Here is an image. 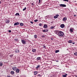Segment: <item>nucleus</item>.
Masks as SVG:
<instances>
[{
  "label": "nucleus",
  "mask_w": 77,
  "mask_h": 77,
  "mask_svg": "<svg viewBox=\"0 0 77 77\" xmlns=\"http://www.w3.org/2000/svg\"><path fill=\"white\" fill-rule=\"evenodd\" d=\"M64 35V33H63V32L60 31V32H59V34H58V35H59V36H63Z\"/></svg>",
  "instance_id": "obj_1"
},
{
  "label": "nucleus",
  "mask_w": 77,
  "mask_h": 77,
  "mask_svg": "<svg viewBox=\"0 0 77 77\" xmlns=\"http://www.w3.org/2000/svg\"><path fill=\"white\" fill-rule=\"evenodd\" d=\"M21 41L23 44H26V41L24 40L23 39H22L21 40Z\"/></svg>",
  "instance_id": "obj_2"
},
{
  "label": "nucleus",
  "mask_w": 77,
  "mask_h": 77,
  "mask_svg": "<svg viewBox=\"0 0 77 77\" xmlns=\"http://www.w3.org/2000/svg\"><path fill=\"white\" fill-rule=\"evenodd\" d=\"M60 31H59L58 30H57L55 31V33L56 34V35H59V32H60Z\"/></svg>",
  "instance_id": "obj_3"
},
{
  "label": "nucleus",
  "mask_w": 77,
  "mask_h": 77,
  "mask_svg": "<svg viewBox=\"0 0 77 77\" xmlns=\"http://www.w3.org/2000/svg\"><path fill=\"white\" fill-rule=\"evenodd\" d=\"M17 69V67L15 66H13L12 68V69L13 71H15Z\"/></svg>",
  "instance_id": "obj_4"
},
{
  "label": "nucleus",
  "mask_w": 77,
  "mask_h": 77,
  "mask_svg": "<svg viewBox=\"0 0 77 77\" xmlns=\"http://www.w3.org/2000/svg\"><path fill=\"white\" fill-rule=\"evenodd\" d=\"M60 7H66V5L64 4H61L60 5Z\"/></svg>",
  "instance_id": "obj_5"
},
{
  "label": "nucleus",
  "mask_w": 77,
  "mask_h": 77,
  "mask_svg": "<svg viewBox=\"0 0 77 77\" xmlns=\"http://www.w3.org/2000/svg\"><path fill=\"white\" fill-rule=\"evenodd\" d=\"M67 20V18L66 17H64L63 19V20L64 21V22H65L66 21V20Z\"/></svg>",
  "instance_id": "obj_6"
},
{
  "label": "nucleus",
  "mask_w": 77,
  "mask_h": 77,
  "mask_svg": "<svg viewBox=\"0 0 77 77\" xmlns=\"http://www.w3.org/2000/svg\"><path fill=\"white\" fill-rule=\"evenodd\" d=\"M6 23H7V24H8V23H9V22H10V20H5Z\"/></svg>",
  "instance_id": "obj_7"
},
{
  "label": "nucleus",
  "mask_w": 77,
  "mask_h": 77,
  "mask_svg": "<svg viewBox=\"0 0 77 77\" xmlns=\"http://www.w3.org/2000/svg\"><path fill=\"white\" fill-rule=\"evenodd\" d=\"M61 28H64L65 27V25L64 24H61L60 26Z\"/></svg>",
  "instance_id": "obj_8"
},
{
  "label": "nucleus",
  "mask_w": 77,
  "mask_h": 77,
  "mask_svg": "<svg viewBox=\"0 0 77 77\" xmlns=\"http://www.w3.org/2000/svg\"><path fill=\"white\" fill-rule=\"evenodd\" d=\"M14 52L15 53H19V50H18V49H16L15 50Z\"/></svg>",
  "instance_id": "obj_9"
},
{
  "label": "nucleus",
  "mask_w": 77,
  "mask_h": 77,
  "mask_svg": "<svg viewBox=\"0 0 77 77\" xmlns=\"http://www.w3.org/2000/svg\"><path fill=\"white\" fill-rule=\"evenodd\" d=\"M48 27V26H47V25L46 24H44V26H43V28H45V29H47Z\"/></svg>",
  "instance_id": "obj_10"
},
{
  "label": "nucleus",
  "mask_w": 77,
  "mask_h": 77,
  "mask_svg": "<svg viewBox=\"0 0 77 77\" xmlns=\"http://www.w3.org/2000/svg\"><path fill=\"white\" fill-rule=\"evenodd\" d=\"M59 14H56L55 16H54V18H57L58 17H59Z\"/></svg>",
  "instance_id": "obj_11"
},
{
  "label": "nucleus",
  "mask_w": 77,
  "mask_h": 77,
  "mask_svg": "<svg viewBox=\"0 0 77 77\" xmlns=\"http://www.w3.org/2000/svg\"><path fill=\"white\" fill-rule=\"evenodd\" d=\"M16 72L17 73H19L20 72V69H16Z\"/></svg>",
  "instance_id": "obj_12"
},
{
  "label": "nucleus",
  "mask_w": 77,
  "mask_h": 77,
  "mask_svg": "<svg viewBox=\"0 0 77 77\" xmlns=\"http://www.w3.org/2000/svg\"><path fill=\"white\" fill-rule=\"evenodd\" d=\"M20 23L19 22H17L14 24V26H17V25H19Z\"/></svg>",
  "instance_id": "obj_13"
},
{
  "label": "nucleus",
  "mask_w": 77,
  "mask_h": 77,
  "mask_svg": "<svg viewBox=\"0 0 77 77\" xmlns=\"http://www.w3.org/2000/svg\"><path fill=\"white\" fill-rule=\"evenodd\" d=\"M36 51V49H33L32 50V51L33 53H35Z\"/></svg>",
  "instance_id": "obj_14"
},
{
  "label": "nucleus",
  "mask_w": 77,
  "mask_h": 77,
  "mask_svg": "<svg viewBox=\"0 0 77 77\" xmlns=\"http://www.w3.org/2000/svg\"><path fill=\"white\" fill-rule=\"evenodd\" d=\"M41 57H38L37 58L36 60L37 61L39 60H41Z\"/></svg>",
  "instance_id": "obj_15"
},
{
  "label": "nucleus",
  "mask_w": 77,
  "mask_h": 77,
  "mask_svg": "<svg viewBox=\"0 0 77 77\" xmlns=\"http://www.w3.org/2000/svg\"><path fill=\"white\" fill-rule=\"evenodd\" d=\"M69 31L71 33H72L73 32V29H72V28L70 29L69 30Z\"/></svg>",
  "instance_id": "obj_16"
},
{
  "label": "nucleus",
  "mask_w": 77,
  "mask_h": 77,
  "mask_svg": "<svg viewBox=\"0 0 77 77\" xmlns=\"http://www.w3.org/2000/svg\"><path fill=\"white\" fill-rule=\"evenodd\" d=\"M68 75L67 74H66L65 75H63L62 76L63 77H66V75Z\"/></svg>",
  "instance_id": "obj_17"
},
{
  "label": "nucleus",
  "mask_w": 77,
  "mask_h": 77,
  "mask_svg": "<svg viewBox=\"0 0 77 77\" xmlns=\"http://www.w3.org/2000/svg\"><path fill=\"white\" fill-rule=\"evenodd\" d=\"M19 15H20V14H19L18 13H17L15 14V16H19Z\"/></svg>",
  "instance_id": "obj_18"
},
{
  "label": "nucleus",
  "mask_w": 77,
  "mask_h": 77,
  "mask_svg": "<svg viewBox=\"0 0 77 77\" xmlns=\"http://www.w3.org/2000/svg\"><path fill=\"white\" fill-rule=\"evenodd\" d=\"M11 74H14V71H11Z\"/></svg>",
  "instance_id": "obj_19"
},
{
  "label": "nucleus",
  "mask_w": 77,
  "mask_h": 77,
  "mask_svg": "<svg viewBox=\"0 0 77 77\" xmlns=\"http://www.w3.org/2000/svg\"><path fill=\"white\" fill-rule=\"evenodd\" d=\"M74 54L75 56H77V52H75V53Z\"/></svg>",
  "instance_id": "obj_20"
},
{
  "label": "nucleus",
  "mask_w": 77,
  "mask_h": 77,
  "mask_svg": "<svg viewBox=\"0 0 77 77\" xmlns=\"http://www.w3.org/2000/svg\"><path fill=\"white\" fill-rule=\"evenodd\" d=\"M38 72H36V71L34 72V75H36V74H38Z\"/></svg>",
  "instance_id": "obj_21"
},
{
  "label": "nucleus",
  "mask_w": 77,
  "mask_h": 77,
  "mask_svg": "<svg viewBox=\"0 0 77 77\" xmlns=\"http://www.w3.org/2000/svg\"><path fill=\"white\" fill-rule=\"evenodd\" d=\"M69 43H72V40H69L68 41Z\"/></svg>",
  "instance_id": "obj_22"
},
{
  "label": "nucleus",
  "mask_w": 77,
  "mask_h": 77,
  "mask_svg": "<svg viewBox=\"0 0 77 77\" xmlns=\"http://www.w3.org/2000/svg\"><path fill=\"white\" fill-rule=\"evenodd\" d=\"M55 53H57L59 52V50H56L55 51Z\"/></svg>",
  "instance_id": "obj_23"
},
{
  "label": "nucleus",
  "mask_w": 77,
  "mask_h": 77,
  "mask_svg": "<svg viewBox=\"0 0 77 77\" xmlns=\"http://www.w3.org/2000/svg\"><path fill=\"white\" fill-rule=\"evenodd\" d=\"M3 66V63L2 62H0V66Z\"/></svg>",
  "instance_id": "obj_24"
},
{
  "label": "nucleus",
  "mask_w": 77,
  "mask_h": 77,
  "mask_svg": "<svg viewBox=\"0 0 77 77\" xmlns=\"http://www.w3.org/2000/svg\"><path fill=\"white\" fill-rule=\"evenodd\" d=\"M23 25L24 24L23 23H20V26H23Z\"/></svg>",
  "instance_id": "obj_25"
},
{
  "label": "nucleus",
  "mask_w": 77,
  "mask_h": 77,
  "mask_svg": "<svg viewBox=\"0 0 77 77\" xmlns=\"http://www.w3.org/2000/svg\"><path fill=\"white\" fill-rule=\"evenodd\" d=\"M27 9V8L26 7H25L24 8H23V11H25V10H26V9Z\"/></svg>",
  "instance_id": "obj_26"
},
{
  "label": "nucleus",
  "mask_w": 77,
  "mask_h": 77,
  "mask_svg": "<svg viewBox=\"0 0 77 77\" xmlns=\"http://www.w3.org/2000/svg\"><path fill=\"white\" fill-rule=\"evenodd\" d=\"M40 66L39 65H38L37 67H36V69H38V68H39V67Z\"/></svg>",
  "instance_id": "obj_27"
},
{
  "label": "nucleus",
  "mask_w": 77,
  "mask_h": 77,
  "mask_svg": "<svg viewBox=\"0 0 77 77\" xmlns=\"http://www.w3.org/2000/svg\"><path fill=\"white\" fill-rule=\"evenodd\" d=\"M34 38H37V35H34Z\"/></svg>",
  "instance_id": "obj_28"
},
{
  "label": "nucleus",
  "mask_w": 77,
  "mask_h": 77,
  "mask_svg": "<svg viewBox=\"0 0 77 77\" xmlns=\"http://www.w3.org/2000/svg\"><path fill=\"white\" fill-rule=\"evenodd\" d=\"M54 26H51V29H54Z\"/></svg>",
  "instance_id": "obj_29"
},
{
  "label": "nucleus",
  "mask_w": 77,
  "mask_h": 77,
  "mask_svg": "<svg viewBox=\"0 0 77 77\" xmlns=\"http://www.w3.org/2000/svg\"><path fill=\"white\" fill-rule=\"evenodd\" d=\"M14 41H18V38H15L14 39Z\"/></svg>",
  "instance_id": "obj_30"
},
{
  "label": "nucleus",
  "mask_w": 77,
  "mask_h": 77,
  "mask_svg": "<svg viewBox=\"0 0 77 77\" xmlns=\"http://www.w3.org/2000/svg\"><path fill=\"white\" fill-rule=\"evenodd\" d=\"M34 21V22H37L38 21V20H35Z\"/></svg>",
  "instance_id": "obj_31"
},
{
  "label": "nucleus",
  "mask_w": 77,
  "mask_h": 77,
  "mask_svg": "<svg viewBox=\"0 0 77 77\" xmlns=\"http://www.w3.org/2000/svg\"><path fill=\"white\" fill-rule=\"evenodd\" d=\"M39 26H42V23H40L39 24Z\"/></svg>",
  "instance_id": "obj_32"
},
{
  "label": "nucleus",
  "mask_w": 77,
  "mask_h": 77,
  "mask_svg": "<svg viewBox=\"0 0 77 77\" xmlns=\"http://www.w3.org/2000/svg\"><path fill=\"white\" fill-rule=\"evenodd\" d=\"M13 55H10V57H13Z\"/></svg>",
  "instance_id": "obj_33"
},
{
  "label": "nucleus",
  "mask_w": 77,
  "mask_h": 77,
  "mask_svg": "<svg viewBox=\"0 0 77 77\" xmlns=\"http://www.w3.org/2000/svg\"><path fill=\"white\" fill-rule=\"evenodd\" d=\"M37 75V76H40L39 77H41V75L40 74H38Z\"/></svg>",
  "instance_id": "obj_34"
},
{
  "label": "nucleus",
  "mask_w": 77,
  "mask_h": 77,
  "mask_svg": "<svg viewBox=\"0 0 77 77\" xmlns=\"http://www.w3.org/2000/svg\"><path fill=\"white\" fill-rule=\"evenodd\" d=\"M41 3V0H39V3Z\"/></svg>",
  "instance_id": "obj_35"
},
{
  "label": "nucleus",
  "mask_w": 77,
  "mask_h": 77,
  "mask_svg": "<svg viewBox=\"0 0 77 77\" xmlns=\"http://www.w3.org/2000/svg\"><path fill=\"white\" fill-rule=\"evenodd\" d=\"M42 32H46V30H44L42 31Z\"/></svg>",
  "instance_id": "obj_36"
},
{
  "label": "nucleus",
  "mask_w": 77,
  "mask_h": 77,
  "mask_svg": "<svg viewBox=\"0 0 77 77\" xmlns=\"http://www.w3.org/2000/svg\"><path fill=\"white\" fill-rule=\"evenodd\" d=\"M30 23L31 24H33V22H32V21H30Z\"/></svg>",
  "instance_id": "obj_37"
},
{
  "label": "nucleus",
  "mask_w": 77,
  "mask_h": 77,
  "mask_svg": "<svg viewBox=\"0 0 77 77\" xmlns=\"http://www.w3.org/2000/svg\"><path fill=\"white\" fill-rule=\"evenodd\" d=\"M42 37V38H44V37H45V35H43Z\"/></svg>",
  "instance_id": "obj_38"
},
{
  "label": "nucleus",
  "mask_w": 77,
  "mask_h": 77,
  "mask_svg": "<svg viewBox=\"0 0 77 77\" xmlns=\"http://www.w3.org/2000/svg\"><path fill=\"white\" fill-rule=\"evenodd\" d=\"M31 5H32V6H34V4H33V3H32Z\"/></svg>",
  "instance_id": "obj_39"
},
{
  "label": "nucleus",
  "mask_w": 77,
  "mask_h": 77,
  "mask_svg": "<svg viewBox=\"0 0 77 77\" xmlns=\"http://www.w3.org/2000/svg\"><path fill=\"white\" fill-rule=\"evenodd\" d=\"M8 32H9V33H11V30H9Z\"/></svg>",
  "instance_id": "obj_40"
},
{
  "label": "nucleus",
  "mask_w": 77,
  "mask_h": 77,
  "mask_svg": "<svg viewBox=\"0 0 77 77\" xmlns=\"http://www.w3.org/2000/svg\"><path fill=\"white\" fill-rule=\"evenodd\" d=\"M46 30V32H48V29H47Z\"/></svg>",
  "instance_id": "obj_41"
},
{
  "label": "nucleus",
  "mask_w": 77,
  "mask_h": 77,
  "mask_svg": "<svg viewBox=\"0 0 77 77\" xmlns=\"http://www.w3.org/2000/svg\"><path fill=\"white\" fill-rule=\"evenodd\" d=\"M66 2H69V1H68V0H66Z\"/></svg>",
  "instance_id": "obj_42"
},
{
  "label": "nucleus",
  "mask_w": 77,
  "mask_h": 77,
  "mask_svg": "<svg viewBox=\"0 0 77 77\" xmlns=\"http://www.w3.org/2000/svg\"><path fill=\"white\" fill-rule=\"evenodd\" d=\"M72 44H75V42H73Z\"/></svg>",
  "instance_id": "obj_43"
},
{
  "label": "nucleus",
  "mask_w": 77,
  "mask_h": 77,
  "mask_svg": "<svg viewBox=\"0 0 77 77\" xmlns=\"http://www.w3.org/2000/svg\"><path fill=\"white\" fill-rule=\"evenodd\" d=\"M74 17H76V16H77V15H74Z\"/></svg>",
  "instance_id": "obj_44"
},
{
  "label": "nucleus",
  "mask_w": 77,
  "mask_h": 77,
  "mask_svg": "<svg viewBox=\"0 0 77 77\" xmlns=\"http://www.w3.org/2000/svg\"><path fill=\"white\" fill-rule=\"evenodd\" d=\"M64 1H65V2H66V0H63Z\"/></svg>",
  "instance_id": "obj_45"
},
{
  "label": "nucleus",
  "mask_w": 77,
  "mask_h": 77,
  "mask_svg": "<svg viewBox=\"0 0 77 77\" xmlns=\"http://www.w3.org/2000/svg\"><path fill=\"white\" fill-rule=\"evenodd\" d=\"M1 3H2V2H1V1H0V4Z\"/></svg>",
  "instance_id": "obj_46"
},
{
  "label": "nucleus",
  "mask_w": 77,
  "mask_h": 77,
  "mask_svg": "<svg viewBox=\"0 0 77 77\" xmlns=\"http://www.w3.org/2000/svg\"><path fill=\"white\" fill-rule=\"evenodd\" d=\"M51 39L52 40H53V38H51Z\"/></svg>",
  "instance_id": "obj_47"
},
{
  "label": "nucleus",
  "mask_w": 77,
  "mask_h": 77,
  "mask_svg": "<svg viewBox=\"0 0 77 77\" xmlns=\"http://www.w3.org/2000/svg\"><path fill=\"white\" fill-rule=\"evenodd\" d=\"M57 62H59V61H57Z\"/></svg>",
  "instance_id": "obj_48"
},
{
  "label": "nucleus",
  "mask_w": 77,
  "mask_h": 77,
  "mask_svg": "<svg viewBox=\"0 0 77 77\" xmlns=\"http://www.w3.org/2000/svg\"><path fill=\"white\" fill-rule=\"evenodd\" d=\"M75 77H77V76H75Z\"/></svg>",
  "instance_id": "obj_49"
},
{
  "label": "nucleus",
  "mask_w": 77,
  "mask_h": 77,
  "mask_svg": "<svg viewBox=\"0 0 77 77\" xmlns=\"http://www.w3.org/2000/svg\"><path fill=\"white\" fill-rule=\"evenodd\" d=\"M0 54H1L0 53Z\"/></svg>",
  "instance_id": "obj_50"
}]
</instances>
